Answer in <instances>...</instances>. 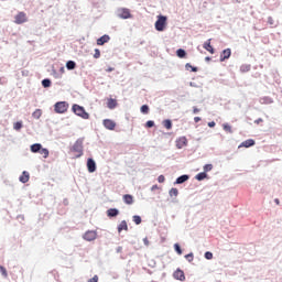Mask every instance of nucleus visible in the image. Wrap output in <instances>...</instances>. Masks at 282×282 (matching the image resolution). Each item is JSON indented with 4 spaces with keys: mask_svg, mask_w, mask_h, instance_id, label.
<instances>
[{
    "mask_svg": "<svg viewBox=\"0 0 282 282\" xmlns=\"http://www.w3.org/2000/svg\"><path fill=\"white\" fill-rule=\"evenodd\" d=\"M158 188V185L152 186V191H155Z\"/></svg>",
    "mask_w": 282,
    "mask_h": 282,
    "instance_id": "obj_53",
    "label": "nucleus"
},
{
    "mask_svg": "<svg viewBox=\"0 0 282 282\" xmlns=\"http://www.w3.org/2000/svg\"><path fill=\"white\" fill-rule=\"evenodd\" d=\"M88 282H98V275H94Z\"/></svg>",
    "mask_w": 282,
    "mask_h": 282,
    "instance_id": "obj_45",
    "label": "nucleus"
},
{
    "mask_svg": "<svg viewBox=\"0 0 282 282\" xmlns=\"http://www.w3.org/2000/svg\"><path fill=\"white\" fill-rule=\"evenodd\" d=\"M66 67H67V69H76V62H74V61H68V62L66 63Z\"/></svg>",
    "mask_w": 282,
    "mask_h": 282,
    "instance_id": "obj_30",
    "label": "nucleus"
},
{
    "mask_svg": "<svg viewBox=\"0 0 282 282\" xmlns=\"http://www.w3.org/2000/svg\"><path fill=\"white\" fill-rule=\"evenodd\" d=\"M109 41H111L109 35H102L97 40V45H105V43H109Z\"/></svg>",
    "mask_w": 282,
    "mask_h": 282,
    "instance_id": "obj_15",
    "label": "nucleus"
},
{
    "mask_svg": "<svg viewBox=\"0 0 282 282\" xmlns=\"http://www.w3.org/2000/svg\"><path fill=\"white\" fill-rule=\"evenodd\" d=\"M99 56H100V50L96 48L95 54H94V58H98Z\"/></svg>",
    "mask_w": 282,
    "mask_h": 282,
    "instance_id": "obj_43",
    "label": "nucleus"
},
{
    "mask_svg": "<svg viewBox=\"0 0 282 282\" xmlns=\"http://www.w3.org/2000/svg\"><path fill=\"white\" fill-rule=\"evenodd\" d=\"M122 230H129V226L127 225V220H122L118 226V232H122Z\"/></svg>",
    "mask_w": 282,
    "mask_h": 282,
    "instance_id": "obj_21",
    "label": "nucleus"
},
{
    "mask_svg": "<svg viewBox=\"0 0 282 282\" xmlns=\"http://www.w3.org/2000/svg\"><path fill=\"white\" fill-rule=\"evenodd\" d=\"M41 149H43V145L41 143H34L31 145L32 153H40Z\"/></svg>",
    "mask_w": 282,
    "mask_h": 282,
    "instance_id": "obj_19",
    "label": "nucleus"
},
{
    "mask_svg": "<svg viewBox=\"0 0 282 282\" xmlns=\"http://www.w3.org/2000/svg\"><path fill=\"white\" fill-rule=\"evenodd\" d=\"M205 61H210V57H205Z\"/></svg>",
    "mask_w": 282,
    "mask_h": 282,
    "instance_id": "obj_54",
    "label": "nucleus"
},
{
    "mask_svg": "<svg viewBox=\"0 0 282 282\" xmlns=\"http://www.w3.org/2000/svg\"><path fill=\"white\" fill-rule=\"evenodd\" d=\"M202 121V118L200 117H195L194 118V122H200Z\"/></svg>",
    "mask_w": 282,
    "mask_h": 282,
    "instance_id": "obj_49",
    "label": "nucleus"
},
{
    "mask_svg": "<svg viewBox=\"0 0 282 282\" xmlns=\"http://www.w3.org/2000/svg\"><path fill=\"white\" fill-rule=\"evenodd\" d=\"M55 113H66L67 109H69V104L66 101H58L54 106Z\"/></svg>",
    "mask_w": 282,
    "mask_h": 282,
    "instance_id": "obj_3",
    "label": "nucleus"
},
{
    "mask_svg": "<svg viewBox=\"0 0 282 282\" xmlns=\"http://www.w3.org/2000/svg\"><path fill=\"white\" fill-rule=\"evenodd\" d=\"M72 153H74V158H82V155H83V141H77L73 145Z\"/></svg>",
    "mask_w": 282,
    "mask_h": 282,
    "instance_id": "obj_4",
    "label": "nucleus"
},
{
    "mask_svg": "<svg viewBox=\"0 0 282 282\" xmlns=\"http://www.w3.org/2000/svg\"><path fill=\"white\" fill-rule=\"evenodd\" d=\"M173 276L176 279V281H186V275L182 269L174 271Z\"/></svg>",
    "mask_w": 282,
    "mask_h": 282,
    "instance_id": "obj_9",
    "label": "nucleus"
},
{
    "mask_svg": "<svg viewBox=\"0 0 282 282\" xmlns=\"http://www.w3.org/2000/svg\"><path fill=\"white\" fill-rule=\"evenodd\" d=\"M185 69H191L192 72H197V67L191 65L189 63H187V64L185 65Z\"/></svg>",
    "mask_w": 282,
    "mask_h": 282,
    "instance_id": "obj_35",
    "label": "nucleus"
},
{
    "mask_svg": "<svg viewBox=\"0 0 282 282\" xmlns=\"http://www.w3.org/2000/svg\"><path fill=\"white\" fill-rule=\"evenodd\" d=\"M193 113H199V109L197 107L193 108Z\"/></svg>",
    "mask_w": 282,
    "mask_h": 282,
    "instance_id": "obj_48",
    "label": "nucleus"
},
{
    "mask_svg": "<svg viewBox=\"0 0 282 282\" xmlns=\"http://www.w3.org/2000/svg\"><path fill=\"white\" fill-rule=\"evenodd\" d=\"M72 109L75 112V115H77L79 118H83V120H89V115L84 107L74 104Z\"/></svg>",
    "mask_w": 282,
    "mask_h": 282,
    "instance_id": "obj_1",
    "label": "nucleus"
},
{
    "mask_svg": "<svg viewBox=\"0 0 282 282\" xmlns=\"http://www.w3.org/2000/svg\"><path fill=\"white\" fill-rule=\"evenodd\" d=\"M180 195V191L175 187L170 189V197H177Z\"/></svg>",
    "mask_w": 282,
    "mask_h": 282,
    "instance_id": "obj_29",
    "label": "nucleus"
},
{
    "mask_svg": "<svg viewBox=\"0 0 282 282\" xmlns=\"http://www.w3.org/2000/svg\"><path fill=\"white\" fill-rule=\"evenodd\" d=\"M274 202H275L276 206H279V204H281V202L279 200V198H275Z\"/></svg>",
    "mask_w": 282,
    "mask_h": 282,
    "instance_id": "obj_51",
    "label": "nucleus"
},
{
    "mask_svg": "<svg viewBox=\"0 0 282 282\" xmlns=\"http://www.w3.org/2000/svg\"><path fill=\"white\" fill-rule=\"evenodd\" d=\"M19 181L22 184H28V182H30V173L26 171L22 172L21 176L19 177Z\"/></svg>",
    "mask_w": 282,
    "mask_h": 282,
    "instance_id": "obj_14",
    "label": "nucleus"
},
{
    "mask_svg": "<svg viewBox=\"0 0 282 282\" xmlns=\"http://www.w3.org/2000/svg\"><path fill=\"white\" fill-rule=\"evenodd\" d=\"M108 109H116L118 107V101L113 98H109L107 101Z\"/></svg>",
    "mask_w": 282,
    "mask_h": 282,
    "instance_id": "obj_17",
    "label": "nucleus"
},
{
    "mask_svg": "<svg viewBox=\"0 0 282 282\" xmlns=\"http://www.w3.org/2000/svg\"><path fill=\"white\" fill-rule=\"evenodd\" d=\"M33 118H35V120H39V118H41V116H43V111H41V109H36L33 113H32Z\"/></svg>",
    "mask_w": 282,
    "mask_h": 282,
    "instance_id": "obj_28",
    "label": "nucleus"
},
{
    "mask_svg": "<svg viewBox=\"0 0 282 282\" xmlns=\"http://www.w3.org/2000/svg\"><path fill=\"white\" fill-rule=\"evenodd\" d=\"M240 147H245V149H250V147H254V140L253 139H249L243 141Z\"/></svg>",
    "mask_w": 282,
    "mask_h": 282,
    "instance_id": "obj_18",
    "label": "nucleus"
},
{
    "mask_svg": "<svg viewBox=\"0 0 282 282\" xmlns=\"http://www.w3.org/2000/svg\"><path fill=\"white\" fill-rule=\"evenodd\" d=\"M215 121H210V122H208V127H210V128H213V127H215Z\"/></svg>",
    "mask_w": 282,
    "mask_h": 282,
    "instance_id": "obj_50",
    "label": "nucleus"
},
{
    "mask_svg": "<svg viewBox=\"0 0 282 282\" xmlns=\"http://www.w3.org/2000/svg\"><path fill=\"white\" fill-rule=\"evenodd\" d=\"M132 219L137 226H140V224H142V218L140 216H133Z\"/></svg>",
    "mask_w": 282,
    "mask_h": 282,
    "instance_id": "obj_33",
    "label": "nucleus"
},
{
    "mask_svg": "<svg viewBox=\"0 0 282 282\" xmlns=\"http://www.w3.org/2000/svg\"><path fill=\"white\" fill-rule=\"evenodd\" d=\"M0 272L4 279H8V270H6L3 265H0Z\"/></svg>",
    "mask_w": 282,
    "mask_h": 282,
    "instance_id": "obj_34",
    "label": "nucleus"
},
{
    "mask_svg": "<svg viewBox=\"0 0 282 282\" xmlns=\"http://www.w3.org/2000/svg\"><path fill=\"white\" fill-rule=\"evenodd\" d=\"M122 199L128 206H131V204H133V195L131 194H124Z\"/></svg>",
    "mask_w": 282,
    "mask_h": 282,
    "instance_id": "obj_16",
    "label": "nucleus"
},
{
    "mask_svg": "<svg viewBox=\"0 0 282 282\" xmlns=\"http://www.w3.org/2000/svg\"><path fill=\"white\" fill-rule=\"evenodd\" d=\"M107 215L109 217H118V215H120V212L117 208H110L107 210Z\"/></svg>",
    "mask_w": 282,
    "mask_h": 282,
    "instance_id": "obj_20",
    "label": "nucleus"
},
{
    "mask_svg": "<svg viewBox=\"0 0 282 282\" xmlns=\"http://www.w3.org/2000/svg\"><path fill=\"white\" fill-rule=\"evenodd\" d=\"M260 122H263V119L262 118H259L254 121V124H259Z\"/></svg>",
    "mask_w": 282,
    "mask_h": 282,
    "instance_id": "obj_46",
    "label": "nucleus"
},
{
    "mask_svg": "<svg viewBox=\"0 0 282 282\" xmlns=\"http://www.w3.org/2000/svg\"><path fill=\"white\" fill-rule=\"evenodd\" d=\"M223 129L227 133H232V127H230V124H228V123L223 124Z\"/></svg>",
    "mask_w": 282,
    "mask_h": 282,
    "instance_id": "obj_31",
    "label": "nucleus"
},
{
    "mask_svg": "<svg viewBox=\"0 0 282 282\" xmlns=\"http://www.w3.org/2000/svg\"><path fill=\"white\" fill-rule=\"evenodd\" d=\"M184 182H188V175H182L178 178H176L175 184H184Z\"/></svg>",
    "mask_w": 282,
    "mask_h": 282,
    "instance_id": "obj_23",
    "label": "nucleus"
},
{
    "mask_svg": "<svg viewBox=\"0 0 282 282\" xmlns=\"http://www.w3.org/2000/svg\"><path fill=\"white\" fill-rule=\"evenodd\" d=\"M174 250H176L177 254H182V248L180 247L178 243L174 245Z\"/></svg>",
    "mask_w": 282,
    "mask_h": 282,
    "instance_id": "obj_39",
    "label": "nucleus"
},
{
    "mask_svg": "<svg viewBox=\"0 0 282 282\" xmlns=\"http://www.w3.org/2000/svg\"><path fill=\"white\" fill-rule=\"evenodd\" d=\"M268 23H269V25H274V19H272V17H269Z\"/></svg>",
    "mask_w": 282,
    "mask_h": 282,
    "instance_id": "obj_44",
    "label": "nucleus"
},
{
    "mask_svg": "<svg viewBox=\"0 0 282 282\" xmlns=\"http://www.w3.org/2000/svg\"><path fill=\"white\" fill-rule=\"evenodd\" d=\"M119 19H131V11L129 9L122 8L118 11Z\"/></svg>",
    "mask_w": 282,
    "mask_h": 282,
    "instance_id": "obj_6",
    "label": "nucleus"
},
{
    "mask_svg": "<svg viewBox=\"0 0 282 282\" xmlns=\"http://www.w3.org/2000/svg\"><path fill=\"white\" fill-rule=\"evenodd\" d=\"M176 55L178 56V58H185L186 57V51H184V48H178L176 51Z\"/></svg>",
    "mask_w": 282,
    "mask_h": 282,
    "instance_id": "obj_26",
    "label": "nucleus"
},
{
    "mask_svg": "<svg viewBox=\"0 0 282 282\" xmlns=\"http://www.w3.org/2000/svg\"><path fill=\"white\" fill-rule=\"evenodd\" d=\"M205 259H207L208 261H210V259H213V252L206 251V252H205Z\"/></svg>",
    "mask_w": 282,
    "mask_h": 282,
    "instance_id": "obj_40",
    "label": "nucleus"
},
{
    "mask_svg": "<svg viewBox=\"0 0 282 282\" xmlns=\"http://www.w3.org/2000/svg\"><path fill=\"white\" fill-rule=\"evenodd\" d=\"M206 177H208V174H206V172H200L196 175V180L198 182H202L203 180H206Z\"/></svg>",
    "mask_w": 282,
    "mask_h": 282,
    "instance_id": "obj_25",
    "label": "nucleus"
},
{
    "mask_svg": "<svg viewBox=\"0 0 282 282\" xmlns=\"http://www.w3.org/2000/svg\"><path fill=\"white\" fill-rule=\"evenodd\" d=\"M26 22H28V15L25 14V12H19L14 17V23H17V25H21L22 23H26Z\"/></svg>",
    "mask_w": 282,
    "mask_h": 282,
    "instance_id": "obj_5",
    "label": "nucleus"
},
{
    "mask_svg": "<svg viewBox=\"0 0 282 282\" xmlns=\"http://www.w3.org/2000/svg\"><path fill=\"white\" fill-rule=\"evenodd\" d=\"M188 145V139L186 137H180L176 139V148L184 149V147Z\"/></svg>",
    "mask_w": 282,
    "mask_h": 282,
    "instance_id": "obj_8",
    "label": "nucleus"
},
{
    "mask_svg": "<svg viewBox=\"0 0 282 282\" xmlns=\"http://www.w3.org/2000/svg\"><path fill=\"white\" fill-rule=\"evenodd\" d=\"M165 181H166V178L164 177V175H160V176L158 177L159 184H164Z\"/></svg>",
    "mask_w": 282,
    "mask_h": 282,
    "instance_id": "obj_41",
    "label": "nucleus"
},
{
    "mask_svg": "<svg viewBox=\"0 0 282 282\" xmlns=\"http://www.w3.org/2000/svg\"><path fill=\"white\" fill-rule=\"evenodd\" d=\"M98 237V234L94 230H88L84 234L83 238L85 241H94Z\"/></svg>",
    "mask_w": 282,
    "mask_h": 282,
    "instance_id": "obj_7",
    "label": "nucleus"
},
{
    "mask_svg": "<svg viewBox=\"0 0 282 282\" xmlns=\"http://www.w3.org/2000/svg\"><path fill=\"white\" fill-rule=\"evenodd\" d=\"M210 39L207 40L204 44L203 47L204 50H206L207 52H209V54H215V48L213 47V45L210 44Z\"/></svg>",
    "mask_w": 282,
    "mask_h": 282,
    "instance_id": "obj_13",
    "label": "nucleus"
},
{
    "mask_svg": "<svg viewBox=\"0 0 282 282\" xmlns=\"http://www.w3.org/2000/svg\"><path fill=\"white\" fill-rule=\"evenodd\" d=\"M232 54V51L230 48H226L220 54V62L224 63V61H228Z\"/></svg>",
    "mask_w": 282,
    "mask_h": 282,
    "instance_id": "obj_11",
    "label": "nucleus"
},
{
    "mask_svg": "<svg viewBox=\"0 0 282 282\" xmlns=\"http://www.w3.org/2000/svg\"><path fill=\"white\" fill-rule=\"evenodd\" d=\"M204 171H205V173H208V172L213 171V164H206L204 166Z\"/></svg>",
    "mask_w": 282,
    "mask_h": 282,
    "instance_id": "obj_38",
    "label": "nucleus"
},
{
    "mask_svg": "<svg viewBox=\"0 0 282 282\" xmlns=\"http://www.w3.org/2000/svg\"><path fill=\"white\" fill-rule=\"evenodd\" d=\"M141 113H149V106H147V105H143V106H141Z\"/></svg>",
    "mask_w": 282,
    "mask_h": 282,
    "instance_id": "obj_36",
    "label": "nucleus"
},
{
    "mask_svg": "<svg viewBox=\"0 0 282 282\" xmlns=\"http://www.w3.org/2000/svg\"><path fill=\"white\" fill-rule=\"evenodd\" d=\"M165 29H166V17L159 15L155 22V30L158 32H164Z\"/></svg>",
    "mask_w": 282,
    "mask_h": 282,
    "instance_id": "obj_2",
    "label": "nucleus"
},
{
    "mask_svg": "<svg viewBox=\"0 0 282 282\" xmlns=\"http://www.w3.org/2000/svg\"><path fill=\"white\" fill-rule=\"evenodd\" d=\"M13 129L15 131H21V129H23V121H18L13 124Z\"/></svg>",
    "mask_w": 282,
    "mask_h": 282,
    "instance_id": "obj_27",
    "label": "nucleus"
},
{
    "mask_svg": "<svg viewBox=\"0 0 282 282\" xmlns=\"http://www.w3.org/2000/svg\"><path fill=\"white\" fill-rule=\"evenodd\" d=\"M106 72H108V73H109V72H113V68H112V67H109V68L106 69Z\"/></svg>",
    "mask_w": 282,
    "mask_h": 282,
    "instance_id": "obj_52",
    "label": "nucleus"
},
{
    "mask_svg": "<svg viewBox=\"0 0 282 282\" xmlns=\"http://www.w3.org/2000/svg\"><path fill=\"white\" fill-rule=\"evenodd\" d=\"M163 127L167 129V131H170V129H173V122L171 121V119H165L162 122Z\"/></svg>",
    "mask_w": 282,
    "mask_h": 282,
    "instance_id": "obj_22",
    "label": "nucleus"
},
{
    "mask_svg": "<svg viewBox=\"0 0 282 282\" xmlns=\"http://www.w3.org/2000/svg\"><path fill=\"white\" fill-rule=\"evenodd\" d=\"M143 243H144V246H149V243H150V242H149V238H144V239H143Z\"/></svg>",
    "mask_w": 282,
    "mask_h": 282,
    "instance_id": "obj_47",
    "label": "nucleus"
},
{
    "mask_svg": "<svg viewBox=\"0 0 282 282\" xmlns=\"http://www.w3.org/2000/svg\"><path fill=\"white\" fill-rule=\"evenodd\" d=\"M185 259H187V261H189V263H191V261H193V259H194L193 253L186 254Z\"/></svg>",
    "mask_w": 282,
    "mask_h": 282,
    "instance_id": "obj_42",
    "label": "nucleus"
},
{
    "mask_svg": "<svg viewBox=\"0 0 282 282\" xmlns=\"http://www.w3.org/2000/svg\"><path fill=\"white\" fill-rule=\"evenodd\" d=\"M102 124L109 131H113V129H116V122L113 120H111V119H105L102 121Z\"/></svg>",
    "mask_w": 282,
    "mask_h": 282,
    "instance_id": "obj_10",
    "label": "nucleus"
},
{
    "mask_svg": "<svg viewBox=\"0 0 282 282\" xmlns=\"http://www.w3.org/2000/svg\"><path fill=\"white\" fill-rule=\"evenodd\" d=\"M87 169L89 173H96V161L94 159L87 160Z\"/></svg>",
    "mask_w": 282,
    "mask_h": 282,
    "instance_id": "obj_12",
    "label": "nucleus"
},
{
    "mask_svg": "<svg viewBox=\"0 0 282 282\" xmlns=\"http://www.w3.org/2000/svg\"><path fill=\"white\" fill-rule=\"evenodd\" d=\"M145 127H147L148 129H151L152 127H155V122L152 121V120H149V121H147Z\"/></svg>",
    "mask_w": 282,
    "mask_h": 282,
    "instance_id": "obj_37",
    "label": "nucleus"
},
{
    "mask_svg": "<svg viewBox=\"0 0 282 282\" xmlns=\"http://www.w3.org/2000/svg\"><path fill=\"white\" fill-rule=\"evenodd\" d=\"M42 85H43V87H45V88L52 87V80H50V79H43V80H42Z\"/></svg>",
    "mask_w": 282,
    "mask_h": 282,
    "instance_id": "obj_32",
    "label": "nucleus"
},
{
    "mask_svg": "<svg viewBox=\"0 0 282 282\" xmlns=\"http://www.w3.org/2000/svg\"><path fill=\"white\" fill-rule=\"evenodd\" d=\"M40 155H42L44 159L50 158V150L45 149V148H41V151L39 152Z\"/></svg>",
    "mask_w": 282,
    "mask_h": 282,
    "instance_id": "obj_24",
    "label": "nucleus"
}]
</instances>
